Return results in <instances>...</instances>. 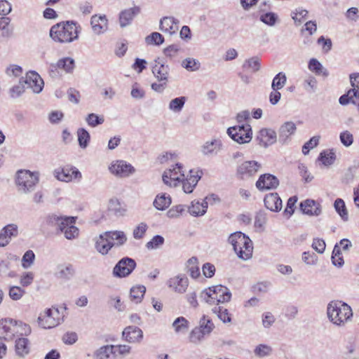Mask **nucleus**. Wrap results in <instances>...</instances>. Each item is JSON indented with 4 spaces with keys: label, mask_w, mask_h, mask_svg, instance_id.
Segmentation results:
<instances>
[{
    "label": "nucleus",
    "mask_w": 359,
    "mask_h": 359,
    "mask_svg": "<svg viewBox=\"0 0 359 359\" xmlns=\"http://www.w3.org/2000/svg\"><path fill=\"white\" fill-rule=\"evenodd\" d=\"M63 321V316L57 308L47 309L43 315L38 318L39 326L44 329H50L60 325Z\"/></svg>",
    "instance_id": "obj_7"
},
{
    "label": "nucleus",
    "mask_w": 359,
    "mask_h": 359,
    "mask_svg": "<svg viewBox=\"0 0 359 359\" xmlns=\"http://www.w3.org/2000/svg\"><path fill=\"white\" fill-rule=\"evenodd\" d=\"M179 20L172 16L163 17L159 22V29L170 35H173L177 33L179 29Z\"/></svg>",
    "instance_id": "obj_18"
},
{
    "label": "nucleus",
    "mask_w": 359,
    "mask_h": 359,
    "mask_svg": "<svg viewBox=\"0 0 359 359\" xmlns=\"http://www.w3.org/2000/svg\"><path fill=\"white\" fill-rule=\"evenodd\" d=\"M165 242V239L162 236L156 235L146 244L148 250H156L161 247Z\"/></svg>",
    "instance_id": "obj_54"
},
{
    "label": "nucleus",
    "mask_w": 359,
    "mask_h": 359,
    "mask_svg": "<svg viewBox=\"0 0 359 359\" xmlns=\"http://www.w3.org/2000/svg\"><path fill=\"white\" fill-rule=\"evenodd\" d=\"M180 163H176L172 168L165 170L163 175V182L170 187H176L183 179L184 174Z\"/></svg>",
    "instance_id": "obj_10"
},
{
    "label": "nucleus",
    "mask_w": 359,
    "mask_h": 359,
    "mask_svg": "<svg viewBox=\"0 0 359 359\" xmlns=\"http://www.w3.org/2000/svg\"><path fill=\"white\" fill-rule=\"evenodd\" d=\"M335 158V154L332 151L329 152L323 151L320 153L318 160L320 161L323 165L327 166L334 163Z\"/></svg>",
    "instance_id": "obj_49"
},
{
    "label": "nucleus",
    "mask_w": 359,
    "mask_h": 359,
    "mask_svg": "<svg viewBox=\"0 0 359 359\" xmlns=\"http://www.w3.org/2000/svg\"><path fill=\"white\" fill-rule=\"evenodd\" d=\"M25 294V290L19 286H11L9 288L8 295L14 301L20 299Z\"/></svg>",
    "instance_id": "obj_59"
},
{
    "label": "nucleus",
    "mask_w": 359,
    "mask_h": 359,
    "mask_svg": "<svg viewBox=\"0 0 359 359\" xmlns=\"http://www.w3.org/2000/svg\"><path fill=\"white\" fill-rule=\"evenodd\" d=\"M320 137L313 136L308 142H306L302 147V153L306 155L309 153V151L316 147L318 144Z\"/></svg>",
    "instance_id": "obj_64"
},
{
    "label": "nucleus",
    "mask_w": 359,
    "mask_h": 359,
    "mask_svg": "<svg viewBox=\"0 0 359 359\" xmlns=\"http://www.w3.org/2000/svg\"><path fill=\"white\" fill-rule=\"evenodd\" d=\"M211 288L215 304L229 302L231 300V293L226 287L218 285L212 286Z\"/></svg>",
    "instance_id": "obj_20"
},
{
    "label": "nucleus",
    "mask_w": 359,
    "mask_h": 359,
    "mask_svg": "<svg viewBox=\"0 0 359 359\" xmlns=\"http://www.w3.org/2000/svg\"><path fill=\"white\" fill-rule=\"evenodd\" d=\"M15 352L20 357H25L29 353V341L27 338L20 337L15 340Z\"/></svg>",
    "instance_id": "obj_32"
},
{
    "label": "nucleus",
    "mask_w": 359,
    "mask_h": 359,
    "mask_svg": "<svg viewBox=\"0 0 359 359\" xmlns=\"http://www.w3.org/2000/svg\"><path fill=\"white\" fill-rule=\"evenodd\" d=\"M170 67L161 62L159 58L155 60V65L152 67V73L158 81H168Z\"/></svg>",
    "instance_id": "obj_24"
},
{
    "label": "nucleus",
    "mask_w": 359,
    "mask_h": 359,
    "mask_svg": "<svg viewBox=\"0 0 359 359\" xmlns=\"http://www.w3.org/2000/svg\"><path fill=\"white\" fill-rule=\"evenodd\" d=\"M113 349H114L113 345L104 346L99 348L95 355L99 359H108L111 355H114Z\"/></svg>",
    "instance_id": "obj_57"
},
{
    "label": "nucleus",
    "mask_w": 359,
    "mask_h": 359,
    "mask_svg": "<svg viewBox=\"0 0 359 359\" xmlns=\"http://www.w3.org/2000/svg\"><path fill=\"white\" fill-rule=\"evenodd\" d=\"M147 44L160 46L164 42L163 36L158 32H152L150 35L145 38Z\"/></svg>",
    "instance_id": "obj_56"
},
{
    "label": "nucleus",
    "mask_w": 359,
    "mask_h": 359,
    "mask_svg": "<svg viewBox=\"0 0 359 359\" xmlns=\"http://www.w3.org/2000/svg\"><path fill=\"white\" fill-rule=\"evenodd\" d=\"M104 235L109 239L115 240L118 246L123 245L127 241V237L122 231H111L104 232Z\"/></svg>",
    "instance_id": "obj_38"
},
{
    "label": "nucleus",
    "mask_w": 359,
    "mask_h": 359,
    "mask_svg": "<svg viewBox=\"0 0 359 359\" xmlns=\"http://www.w3.org/2000/svg\"><path fill=\"white\" fill-rule=\"evenodd\" d=\"M255 140L259 146L266 148L276 142L277 133L271 128H262L258 132Z\"/></svg>",
    "instance_id": "obj_12"
},
{
    "label": "nucleus",
    "mask_w": 359,
    "mask_h": 359,
    "mask_svg": "<svg viewBox=\"0 0 359 359\" xmlns=\"http://www.w3.org/2000/svg\"><path fill=\"white\" fill-rule=\"evenodd\" d=\"M189 321L184 317H178L172 323L176 332H186L189 328Z\"/></svg>",
    "instance_id": "obj_48"
},
{
    "label": "nucleus",
    "mask_w": 359,
    "mask_h": 359,
    "mask_svg": "<svg viewBox=\"0 0 359 359\" xmlns=\"http://www.w3.org/2000/svg\"><path fill=\"white\" fill-rule=\"evenodd\" d=\"M86 121L90 126L96 127L98 125L102 124L104 119L102 116H99L98 115L92 113L88 115Z\"/></svg>",
    "instance_id": "obj_63"
},
{
    "label": "nucleus",
    "mask_w": 359,
    "mask_h": 359,
    "mask_svg": "<svg viewBox=\"0 0 359 359\" xmlns=\"http://www.w3.org/2000/svg\"><path fill=\"white\" fill-rule=\"evenodd\" d=\"M171 198L169 195H166L165 194H158L154 201V206L159 210H164L169 207L171 204Z\"/></svg>",
    "instance_id": "obj_33"
},
{
    "label": "nucleus",
    "mask_w": 359,
    "mask_h": 359,
    "mask_svg": "<svg viewBox=\"0 0 359 359\" xmlns=\"http://www.w3.org/2000/svg\"><path fill=\"white\" fill-rule=\"evenodd\" d=\"M17 273L11 270V262L7 259H0V278L8 277L11 278H15Z\"/></svg>",
    "instance_id": "obj_35"
},
{
    "label": "nucleus",
    "mask_w": 359,
    "mask_h": 359,
    "mask_svg": "<svg viewBox=\"0 0 359 359\" xmlns=\"http://www.w3.org/2000/svg\"><path fill=\"white\" fill-rule=\"evenodd\" d=\"M135 259L126 257L121 259L113 269V275L118 278L128 276L135 269Z\"/></svg>",
    "instance_id": "obj_9"
},
{
    "label": "nucleus",
    "mask_w": 359,
    "mask_h": 359,
    "mask_svg": "<svg viewBox=\"0 0 359 359\" xmlns=\"http://www.w3.org/2000/svg\"><path fill=\"white\" fill-rule=\"evenodd\" d=\"M332 262L337 267H341L344 264L340 247L337 244L334 245L332 251Z\"/></svg>",
    "instance_id": "obj_51"
},
{
    "label": "nucleus",
    "mask_w": 359,
    "mask_h": 359,
    "mask_svg": "<svg viewBox=\"0 0 359 359\" xmlns=\"http://www.w3.org/2000/svg\"><path fill=\"white\" fill-rule=\"evenodd\" d=\"M208 208V202L203 200V202L192 201L189 207V212L194 217H199L205 215Z\"/></svg>",
    "instance_id": "obj_31"
},
{
    "label": "nucleus",
    "mask_w": 359,
    "mask_h": 359,
    "mask_svg": "<svg viewBox=\"0 0 359 359\" xmlns=\"http://www.w3.org/2000/svg\"><path fill=\"white\" fill-rule=\"evenodd\" d=\"M212 311L216 314L218 318L224 323L231 322V314L229 312L227 309L222 306H216L212 308Z\"/></svg>",
    "instance_id": "obj_39"
},
{
    "label": "nucleus",
    "mask_w": 359,
    "mask_h": 359,
    "mask_svg": "<svg viewBox=\"0 0 359 359\" xmlns=\"http://www.w3.org/2000/svg\"><path fill=\"white\" fill-rule=\"evenodd\" d=\"M260 21L269 26H274L278 20V15L273 12H267L261 15Z\"/></svg>",
    "instance_id": "obj_55"
},
{
    "label": "nucleus",
    "mask_w": 359,
    "mask_h": 359,
    "mask_svg": "<svg viewBox=\"0 0 359 359\" xmlns=\"http://www.w3.org/2000/svg\"><path fill=\"white\" fill-rule=\"evenodd\" d=\"M265 207L271 211L278 212L282 208V201L277 193H271L264 197Z\"/></svg>",
    "instance_id": "obj_26"
},
{
    "label": "nucleus",
    "mask_w": 359,
    "mask_h": 359,
    "mask_svg": "<svg viewBox=\"0 0 359 359\" xmlns=\"http://www.w3.org/2000/svg\"><path fill=\"white\" fill-rule=\"evenodd\" d=\"M122 337L129 343H140L143 338V332L136 326H128L123 332Z\"/></svg>",
    "instance_id": "obj_22"
},
{
    "label": "nucleus",
    "mask_w": 359,
    "mask_h": 359,
    "mask_svg": "<svg viewBox=\"0 0 359 359\" xmlns=\"http://www.w3.org/2000/svg\"><path fill=\"white\" fill-rule=\"evenodd\" d=\"M75 67L74 59L69 57H63L59 60L56 64H51L50 67L55 71L57 69H63L66 73H71L73 72Z\"/></svg>",
    "instance_id": "obj_30"
},
{
    "label": "nucleus",
    "mask_w": 359,
    "mask_h": 359,
    "mask_svg": "<svg viewBox=\"0 0 359 359\" xmlns=\"http://www.w3.org/2000/svg\"><path fill=\"white\" fill-rule=\"evenodd\" d=\"M55 177L60 181L69 182L74 180H80L82 177L80 171L75 167L66 165L54 172Z\"/></svg>",
    "instance_id": "obj_11"
},
{
    "label": "nucleus",
    "mask_w": 359,
    "mask_h": 359,
    "mask_svg": "<svg viewBox=\"0 0 359 359\" xmlns=\"http://www.w3.org/2000/svg\"><path fill=\"white\" fill-rule=\"evenodd\" d=\"M167 284L175 292L182 294L186 292L189 285V281L188 278L184 276L178 275L170 278Z\"/></svg>",
    "instance_id": "obj_23"
},
{
    "label": "nucleus",
    "mask_w": 359,
    "mask_h": 359,
    "mask_svg": "<svg viewBox=\"0 0 359 359\" xmlns=\"http://www.w3.org/2000/svg\"><path fill=\"white\" fill-rule=\"evenodd\" d=\"M198 327L203 334L209 335L215 328L212 320L206 315H203L199 320Z\"/></svg>",
    "instance_id": "obj_34"
},
{
    "label": "nucleus",
    "mask_w": 359,
    "mask_h": 359,
    "mask_svg": "<svg viewBox=\"0 0 359 359\" xmlns=\"http://www.w3.org/2000/svg\"><path fill=\"white\" fill-rule=\"evenodd\" d=\"M261 164L255 161H248L241 163L237 168V174L241 179L255 175L260 169Z\"/></svg>",
    "instance_id": "obj_15"
},
{
    "label": "nucleus",
    "mask_w": 359,
    "mask_h": 359,
    "mask_svg": "<svg viewBox=\"0 0 359 359\" xmlns=\"http://www.w3.org/2000/svg\"><path fill=\"white\" fill-rule=\"evenodd\" d=\"M35 255L34 252L29 250L25 252L22 258V266L24 269H29L34 264Z\"/></svg>",
    "instance_id": "obj_58"
},
{
    "label": "nucleus",
    "mask_w": 359,
    "mask_h": 359,
    "mask_svg": "<svg viewBox=\"0 0 359 359\" xmlns=\"http://www.w3.org/2000/svg\"><path fill=\"white\" fill-rule=\"evenodd\" d=\"M180 52L182 48L178 44L170 45L163 50L164 55L170 60L176 57Z\"/></svg>",
    "instance_id": "obj_53"
},
{
    "label": "nucleus",
    "mask_w": 359,
    "mask_h": 359,
    "mask_svg": "<svg viewBox=\"0 0 359 359\" xmlns=\"http://www.w3.org/2000/svg\"><path fill=\"white\" fill-rule=\"evenodd\" d=\"M148 229V226L144 222L139 224L133 230V236L134 238L140 240L144 238L145 233Z\"/></svg>",
    "instance_id": "obj_61"
},
{
    "label": "nucleus",
    "mask_w": 359,
    "mask_h": 359,
    "mask_svg": "<svg viewBox=\"0 0 359 359\" xmlns=\"http://www.w3.org/2000/svg\"><path fill=\"white\" fill-rule=\"evenodd\" d=\"M350 82L352 86L348 92L341 95L339 102L341 105H346L352 103L357 106L359 110V73L350 74Z\"/></svg>",
    "instance_id": "obj_5"
},
{
    "label": "nucleus",
    "mask_w": 359,
    "mask_h": 359,
    "mask_svg": "<svg viewBox=\"0 0 359 359\" xmlns=\"http://www.w3.org/2000/svg\"><path fill=\"white\" fill-rule=\"evenodd\" d=\"M334 206L335 210L340 215L341 219L344 221H347L348 219V215L344 201L341 198H337L334 201Z\"/></svg>",
    "instance_id": "obj_44"
},
{
    "label": "nucleus",
    "mask_w": 359,
    "mask_h": 359,
    "mask_svg": "<svg viewBox=\"0 0 359 359\" xmlns=\"http://www.w3.org/2000/svg\"><path fill=\"white\" fill-rule=\"evenodd\" d=\"M199 297L201 301H203L210 305L215 304L214 297L213 295H212L211 287H209L202 290L199 294Z\"/></svg>",
    "instance_id": "obj_60"
},
{
    "label": "nucleus",
    "mask_w": 359,
    "mask_h": 359,
    "mask_svg": "<svg viewBox=\"0 0 359 359\" xmlns=\"http://www.w3.org/2000/svg\"><path fill=\"white\" fill-rule=\"evenodd\" d=\"M109 170L112 175L120 178L128 177L135 172V168L123 160L112 161L109 166Z\"/></svg>",
    "instance_id": "obj_8"
},
{
    "label": "nucleus",
    "mask_w": 359,
    "mask_h": 359,
    "mask_svg": "<svg viewBox=\"0 0 359 359\" xmlns=\"http://www.w3.org/2000/svg\"><path fill=\"white\" fill-rule=\"evenodd\" d=\"M13 325L15 330V336L16 334L20 336H27L31 333V327L26 323L13 320Z\"/></svg>",
    "instance_id": "obj_43"
},
{
    "label": "nucleus",
    "mask_w": 359,
    "mask_h": 359,
    "mask_svg": "<svg viewBox=\"0 0 359 359\" xmlns=\"http://www.w3.org/2000/svg\"><path fill=\"white\" fill-rule=\"evenodd\" d=\"M74 273V269L72 264L61 265L58 266L57 276L62 279H69Z\"/></svg>",
    "instance_id": "obj_41"
},
{
    "label": "nucleus",
    "mask_w": 359,
    "mask_h": 359,
    "mask_svg": "<svg viewBox=\"0 0 359 359\" xmlns=\"http://www.w3.org/2000/svg\"><path fill=\"white\" fill-rule=\"evenodd\" d=\"M81 31V27L78 22L62 21L51 27L49 35L55 43H69L79 39Z\"/></svg>",
    "instance_id": "obj_1"
},
{
    "label": "nucleus",
    "mask_w": 359,
    "mask_h": 359,
    "mask_svg": "<svg viewBox=\"0 0 359 359\" xmlns=\"http://www.w3.org/2000/svg\"><path fill=\"white\" fill-rule=\"evenodd\" d=\"M19 235L18 226L15 224H8L0 231V248L7 246L13 238Z\"/></svg>",
    "instance_id": "obj_13"
},
{
    "label": "nucleus",
    "mask_w": 359,
    "mask_h": 359,
    "mask_svg": "<svg viewBox=\"0 0 359 359\" xmlns=\"http://www.w3.org/2000/svg\"><path fill=\"white\" fill-rule=\"evenodd\" d=\"M206 334L197 327L194 328L189 334V341L194 344L199 343Z\"/></svg>",
    "instance_id": "obj_62"
},
{
    "label": "nucleus",
    "mask_w": 359,
    "mask_h": 359,
    "mask_svg": "<svg viewBox=\"0 0 359 359\" xmlns=\"http://www.w3.org/2000/svg\"><path fill=\"white\" fill-rule=\"evenodd\" d=\"M279 184V180L273 175L264 174L259 176L255 185L259 191L276 189Z\"/></svg>",
    "instance_id": "obj_17"
},
{
    "label": "nucleus",
    "mask_w": 359,
    "mask_h": 359,
    "mask_svg": "<svg viewBox=\"0 0 359 359\" xmlns=\"http://www.w3.org/2000/svg\"><path fill=\"white\" fill-rule=\"evenodd\" d=\"M39 173L22 170L17 172L15 183L18 190L23 194H29L34 190L39 183Z\"/></svg>",
    "instance_id": "obj_4"
},
{
    "label": "nucleus",
    "mask_w": 359,
    "mask_h": 359,
    "mask_svg": "<svg viewBox=\"0 0 359 359\" xmlns=\"http://www.w3.org/2000/svg\"><path fill=\"white\" fill-rule=\"evenodd\" d=\"M104 233L100 234L95 241V249L98 252L104 255L115 245V243L109 241Z\"/></svg>",
    "instance_id": "obj_28"
},
{
    "label": "nucleus",
    "mask_w": 359,
    "mask_h": 359,
    "mask_svg": "<svg viewBox=\"0 0 359 359\" xmlns=\"http://www.w3.org/2000/svg\"><path fill=\"white\" fill-rule=\"evenodd\" d=\"M287 81L286 75L283 72H279L273 79L271 88L273 90H280L285 85Z\"/></svg>",
    "instance_id": "obj_47"
},
{
    "label": "nucleus",
    "mask_w": 359,
    "mask_h": 359,
    "mask_svg": "<svg viewBox=\"0 0 359 359\" xmlns=\"http://www.w3.org/2000/svg\"><path fill=\"white\" fill-rule=\"evenodd\" d=\"M243 68L245 69H250L252 72H258L261 68L260 59L255 56L245 60L243 64Z\"/></svg>",
    "instance_id": "obj_40"
},
{
    "label": "nucleus",
    "mask_w": 359,
    "mask_h": 359,
    "mask_svg": "<svg viewBox=\"0 0 359 359\" xmlns=\"http://www.w3.org/2000/svg\"><path fill=\"white\" fill-rule=\"evenodd\" d=\"M140 8L134 6L133 8L123 11L119 15V22L121 27H123L128 25L133 18L140 13Z\"/></svg>",
    "instance_id": "obj_29"
},
{
    "label": "nucleus",
    "mask_w": 359,
    "mask_h": 359,
    "mask_svg": "<svg viewBox=\"0 0 359 359\" xmlns=\"http://www.w3.org/2000/svg\"><path fill=\"white\" fill-rule=\"evenodd\" d=\"M109 210L115 215L121 216L124 214L125 210L122 208L120 201L117 198H111L109 202Z\"/></svg>",
    "instance_id": "obj_50"
},
{
    "label": "nucleus",
    "mask_w": 359,
    "mask_h": 359,
    "mask_svg": "<svg viewBox=\"0 0 359 359\" xmlns=\"http://www.w3.org/2000/svg\"><path fill=\"white\" fill-rule=\"evenodd\" d=\"M297 130V126L292 121H287L282 124L278 129V142L282 145L287 144Z\"/></svg>",
    "instance_id": "obj_16"
},
{
    "label": "nucleus",
    "mask_w": 359,
    "mask_h": 359,
    "mask_svg": "<svg viewBox=\"0 0 359 359\" xmlns=\"http://www.w3.org/2000/svg\"><path fill=\"white\" fill-rule=\"evenodd\" d=\"M222 144L219 140H212L205 142L201 147V153L205 156L217 155L222 149Z\"/></svg>",
    "instance_id": "obj_25"
},
{
    "label": "nucleus",
    "mask_w": 359,
    "mask_h": 359,
    "mask_svg": "<svg viewBox=\"0 0 359 359\" xmlns=\"http://www.w3.org/2000/svg\"><path fill=\"white\" fill-rule=\"evenodd\" d=\"M329 320L336 326L344 327L351 320L353 311L349 305L341 301H331L327 306Z\"/></svg>",
    "instance_id": "obj_2"
},
{
    "label": "nucleus",
    "mask_w": 359,
    "mask_h": 359,
    "mask_svg": "<svg viewBox=\"0 0 359 359\" xmlns=\"http://www.w3.org/2000/svg\"><path fill=\"white\" fill-rule=\"evenodd\" d=\"M228 242L233 246L238 257L243 260H248L252 256L253 245L250 238L241 231L231 233Z\"/></svg>",
    "instance_id": "obj_3"
},
{
    "label": "nucleus",
    "mask_w": 359,
    "mask_h": 359,
    "mask_svg": "<svg viewBox=\"0 0 359 359\" xmlns=\"http://www.w3.org/2000/svg\"><path fill=\"white\" fill-rule=\"evenodd\" d=\"M76 217H68V216H62L60 219V222L57 225V229L60 232H63L68 226L70 225H73L76 222Z\"/></svg>",
    "instance_id": "obj_52"
},
{
    "label": "nucleus",
    "mask_w": 359,
    "mask_h": 359,
    "mask_svg": "<svg viewBox=\"0 0 359 359\" xmlns=\"http://www.w3.org/2000/svg\"><path fill=\"white\" fill-rule=\"evenodd\" d=\"M186 267L187 272L193 278H198L201 273L198 267V261L196 257H192L187 262Z\"/></svg>",
    "instance_id": "obj_36"
},
{
    "label": "nucleus",
    "mask_w": 359,
    "mask_h": 359,
    "mask_svg": "<svg viewBox=\"0 0 359 359\" xmlns=\"http://www.w3.org/2000/svg\"><path fill=\"white\" fill-rule=\"evenodd\" d=\"M299 208L304 214L309 216H319L322 212L321 205L313 199L302 201Z\"/></svg>",
    "instance_id": "obj_19"
},
{
    "label": "nucleus",
    "mask_w": 359,
    "mask_h": 359,
    "mask_svg": "<svg viewBox=\"0 0 359 359\" xmlns=\"http://www.w3.org/2000/svg\"><path fill=\"white\" fill-rule=\"evenodd\" d=\"M77 136L80 147L82 149L86 148L90 140L89 133L84 128H79L77 130Z\"/></svg>",
    "instance_id": "obj_46"
},
{
    "label": "nucleus",
    "mask_w": 359,
    "mask_h": 359,
    "mask_svg": "<svg viewBox=\"0 0 359 359\" xmlns=\"http://www.w3.org/2000/svg\"><path fill=\"white\" fill-rule=\"evenodd\" d=\"M146 292V287L144 285H137L130 289V298L136 303L140 302Z\"/></svg>",
    "instance_id": "obj_45"
},
{
    "label": "nucleus",
    "mask_w": 359,
    "mask_h": 359,
    "mask_svg": "<svg viewBox=\"0 0 359 359\" xmlns=\"http://www.w3.org/2000/svg\"><path fill=\"white\" fill-rule=\"evenodd\" d=\"M13 319L6 318L0 320V338L6 341H11L15 337Z\"/></svg>",
    "instance_id": "obj_21"
},
{
    "label": "nucleus",
    "mask_w": 359,
    "mask_h": 359,
    "mask_svg": "<svg viewBox=\"0 0 359 359\" xmlns=\"http://www.w3.org/2000/svg\"><path fill=\"white\" fill-rule=\"evenodd\" d=\"M227 134L238 144L248 143L252 138V128L248 123L230 127L227 129Z\"/></svg>",
    "instance_id": "obj_6"
},
{
    "label": "nucleus",
    "mask_w": 359,
    "mask_h": 359,
    "mask_svg": "<svg viewBox=\"0 0 359 359\" xmlns=\"http://www.w3.org/2000/svg\"><path fill=\"white\" fill-rule=\"evenodd\" d=\"M93 31L96 34L104 33L107 29V19L105 15H93L90 19Z\"/></svg>",
    "instance_id": "obj_27"
},
{
    "label": "nucleus",
    "mask_w": 359,
    "mask_h": 359,
    "mask_svg": "<svg viewBox=\"0 0 359 359\" xmlns=\"http://www.w3.org/2000/svg\"><path fill=\"white\" fill-rule=\"evenodd\" d=\"M182 67L189 72H196L201 67L200 62L193 57H187L182 60Z\"/></svg>",
    "instance_id": "obj_42"
},
{
    "label": "nucleus",
    "mask_w": 359,
    "mask_h": 359,
    "mask_svg": "<svg viewBox=\"0 0 359 359\" xmlns=\"http://www.w3.org/2000/svg\"><path fill=\"white\" fill-rule=\"evenodd\" d=\"M186 101L187 97L184 96L175 97L169 102L168 109L174 113L179 114L184 108Z\"/></svg>",
    "instance_id": "obj_37"
},
{
    "label": "nucleus",
    "mask_w": 359,
    "mask_h": 359,
    "mask_svg": "<svg viewBox=\"0 0 359 359\" xmlns=\"http://www.w3.org/2000/svg\"><path fill=\"white\" fill-rule=\"evenodd\" d=\"M22 81L27 86V88H31L35 93H39L43 90V81L40 75L34 71L27 72Z\"/></svg>",
    "instance_id": "obj_14"
}]
</instances>
